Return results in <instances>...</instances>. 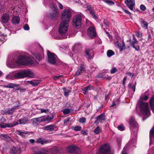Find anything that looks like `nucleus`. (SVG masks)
Masks as SVG:
<instances>
[{
  "label": "nucleus",
  "mask_w": 154,
  "mask_h": 154,
  "mask_svg": "<svg viewBox=\"0 0 154 154\" xmlns=\"http://www.w3.org/2000/svg\"><path fill=\"white\" fill-rule=\"evenodd\" d=\"M17 63V64L28 66L33 64V62L29 57L25 55H21L18 57Z\"/></svg>",
  "instance_id": "nucleus-1"
},
{
  "label": "nucleus",
  "mask_w": 154,
  "mask_h": 154,
  "mask_svg": "<svg viewBox=\"0 0 154 154\" xmlns=\"http://www.w3.org/2000/svg\"><path fill=\"white\" fill-rule=\"evenodd\" d=\"M34 76V74L31 71L24 70L16 73L14 75L15 79H19L26 77L32 78Z\"/></svg>",
  "instance_id": "nucleus-2"
},
{
  "label": "nucleus",
  "mask_w": 154,
  "mask_h": 154,
  "mask_svg": "<svg viewBox=\"0 0 154 154\" xmlns=\"http://www.w3.org/2000/svg\"><path fill=\"white\" fill-rule=\"evenodd\" d=\"M140 111L142 114L147 117L150 115V111L149 110L148 104L146 102H140L139 103Z\"/></svg>",
  "instance_id": "nucleus-3"
},
{
  "label": "nucleus",
  "mask_w": 154,
  "mask_h": 154,
  "mask_svg": "<svg viewBox=\"0 0 154 154\" xmlns=\"http://www.w3.org/2000/svg\"><path fill=\"white\" fill-rule=\"evenodd\" d=\"M69 23L61 21L58 28V32L61 35L65 34L67 32Z\"/></svg>",
  "instance_id": "nucleus-4"
},
{
  "label": "nucleus",
  "mask_w": 154,
  "mask_h": 154,
  "mask_svg": "<svg viewBox=\"0 0 154 154\" xmlns=\"http://www.w3.org/2000/svg\"><path fill=\"white\" fill-rule=\"evenodd\" d=\"M71 16V11L68 9L64 10L62 13L61 20L69 23Z\"/></svg>",
  "instance_id": "nucleus-5"
},
{
  "label": "nucleus",
  "mask_w": 154,
  "mask_h": 154,
  "mask_svg": "<svg viewBox=\"0 0 154 154\" xmlns=\"http://www.w3.org/2000/svg\"><path fill=\"white\" fill-rule=\"evenodd\" d=\"M100 154H112L111 151V147L108 144L102 145L100 149Z\"/></svg>",
  "instance_id": "nucleus-6"
},
{
  "label": "nucleus",
  "mask_w": 154,
  "mask_h": 154,
  "mask_svg": "<svg viewBox=\"0 0 154 154\" xmlns=\"http://www.w3.org/2000/svg\"><path fill=\"white\" fill-rule=\"evenodd\" d=\"M47 55L48 62L52 64H55L58 59L57 56L54 53H51L49 51H47Z\"/></svg>",
  "instance_id": "nucleus-7"
},
{
  "label": "nucleus",
  "mask_w": 154,
  "mask_h": 154,
  "mask_svg": "<svg viewBox=\"0 0 154 154\" xmlns=\"http://www.w3.org/2000/svg\"><path fill=\"white\" fill-rule=\"evenodd\" d=\"M82 17L80 15L76 16L73 18L72 24L75 27L80 26L81 25Z\"/></svg>",
  "instance_id": "nucleus-8"
},
{
  "label": "nucleus",
  "mask_w": 154,
  "mask_h": 154,
  "mask_svg": "<svg viewBox=\"0 0 154 154\" xmlns=\"http://www.w3.org/2000/svg\"><path fill=\"white\" fill-rule=\"evenodd\" d=\"M67 150L70 154H75L79 151V149L75 145L71 146L67 149Z\"/></svg>",
  "instance_id": "nucleus-9"
},
{
  "label": "nucleus",
  "mask_w": 154,
  "mask_h": 154,
  "mask_svg": "<svg viewBox=\"0 0 154 154\" xmlns=\"http://www.w3.org/2000/svg\"><path fill=\"white\" fill-rule=\"evenodd\" d=\"M88 34L89 36L92 38L96 36V32L95 29L93 27H90L88 28Z\"/></svg>",
  "instance_id": "nucleus-10"
},
{
  "label": "nucleus",
  "mask_w": 154,
  "mask_h": 154,
  "mask_svg": "<svg viewBox=\"0 0 154 154\" xmlns=\"http://www.w3.org/2000/svg\"><path fill=\"white\" fill-rule=\"evenodd\" d=\"M53 9L54 10V11L51 14V16L53 20L56 19L58 16L59 12L58 11V9L56 8L55 6H53Z\"/></svg>",
  "instance_id": "nucleus-11"
},
{
  "label": "nucleus",
  "mask_w": 154,
  "mask_h": 154,
  "mask_svg": "<svg viewBox=\"0 0 154 154\" xmlns=\"http://www.w3.org/2000/svg\"><path fill=\"white\" fill-rule=\"evenodd\" d=\"M125 3L131 10L133 11V8L135 5V2L134 1L125 0Z\"/></svg>",
  "instance_id": "nucleus-12"
},
{
  "label": "nucleus",
  "mask_w": 154,
  "mask_h": 154,
  "mask_svg": "<svg viewBox=\"0 0 154 154\" xmlns=\"http://www.w3.org/2000/svg\"><path fill=\"white\" fill-rule=\"evenodd\" d=\"M9 15L7 13H5L2 17L1 21L3 23H6L9 21Z\"/></svg>",
  "instance_id": "nucleus-13"
},
{
  "label": "nucleus",
  "mask_w": 154,
  "mask_h": 154,
  "mask_svg": "<svg viewBox=\"0 0 154 154\" xmlns=\"http://www.w3.org/2000/svg\"><path fill=\"white\" fill-rule=\"evenodd\" d=\"M17 64V61L13 60H9L8 61L7 63V66L10 68H14L16 66Z\"/></svg>",
  "instance_id": "nucleus-14"
},
{
  "label": "nucleus",
  "mask_w": 154,
  "mask_h": 154,
  "mask_svg": "<svg viewBox=\"0 0 154 154\" xmlns=\"http://www.w3.org/2000/svg\"><path fill=\"white\" fill-rule=\"evenodd\" d=\"M85 70L83 65L81 64L80 66L78 68V69L75 73V75L78 76L83 73Z\"/></svg>",
  "instance_id": "nucleus-15"
},
{
  "label": "nucleus",
  "mask_w": 154,
  "mask_h": 154,
  "mask_svg": "<svg viewBox=\"0 0 154 154\" xmlns=\"http://www.w3.org/2000/svg\"><path fill=\"white\" fill-rule=\"evenodd\" d=\"M150 106L152 112L154 113V96H152L149 100Z\"/></svg>",
  "instance_id": "nucleus-16"
},
{
  "label": "nucleus",
  "mask_w": 154,
  "mask_h": 154,
  "mask_svg": "<svg viewBox=\"0 0 154 154\" xmlns=\"http://www.w3.org/2000/svg\"><path fill=\"white\" fill-rule=\"evenodd\" d=\"M31 121L33 122H45V116L35 118L32 119Z\"/></svg>",
  "instance_id": "nucleus-17"
},
{
  "label": "nucleus",
  "mask_w": 154,
  "mask_h": 154,
  "mask_svg": "<svg viewBox=\"0 0 154 154\" xmlns=\"http://www.w3.org/2000/svg\"><path fill=\"white\" fill-rule=\"evenodd\" d=\"M85 56L88 59H91V54L93 53L92 51L89 49H86L85 50Z\"/></svg>",
  "instance_id": "nucleus-18"
},
{
  "label": "nucleus",
  "mask_w": 154,
  "mask_h": 154,
  "mask_svg": "<svg viewBox=\"0 0 154 154\" xmlns=\"http://www.w3.org/2000/svg\"><path fill=\"white\" fill-rule=\"evenodd\" d=\"M0 138L7 141H10L11 140V137L6 134H0Z\"/></svg>",
  "instance_id": "nucleus-19"
},
{
  "label": "nucleus",
  "mask_w": 154,
  "mask_h": 154,
  "mask_svg": "<svg viewBox=\"0 0 154 154\" xmlns=\"http://www.w3.org/2000/svg\"><path fill=\"white\" fill-rule=\"evenodd\" d=\"M129 123L131 126H132L135 127H136L137 125V123L135 120L134 118L133 117H131Z\"/></svg>",
  "instance_id": "nucleus-20"
},
{
  "label": "nucleus",
  "mask_w": 154,
  "mask_h": 154,
  "mask_svg": "<svg viewBox=\"0 0 154 154\" xmlns=\"http://www.w3.org/2000/svg\"><path fill=\"white\" fill-rule=\"evenodd\" d=\"M19 86V85L18 84H14L11 83L3 85V87L4 88H13L15 87H18Z\"/></svg>",
  "instance_id": "nucleus-21"
},
{
  "label": "nucleus",
  "mask_w": 154,
  "mask_h": 154,
  "mask_svg": "<svg viewBox=\"0 0 154 154\" xmlns=\"http://www.w3.org/2000/svg\"><path fill=\"white\" fill-rule=\"evenodd\" d=\"M55 127V125H51L45 127L44 129L46 130L52 131L54 130Z\"/></svg>",
  "instance_id": "nucleus-22"
},
{
  "label": "nucleus",
  "mask_w": 154,
  "mask_h": 154,
  "mask_svg": "<svg viewBox=\"0 0 154 154\" xmlns=\"http://www.w3.org/2000/svg\"><path fill=\"white\" fill-rule=\"evenodd\" d=\"M20 20L19 17L17 16H16L13 17L12 20V22L14 24H18L19 23Z\"/></svg>",
  "instance_id": "nucleus-23"
},
{
  "label": "nucleus",
  "mask_w": 154,
  "mask_h": 154,
  "mask_svg": "<svg viewBox=\"0 0 154 154\" xmlns=\"http://www.w3.org/2000/svg\"><path fill=\"white\" fill-rule=\"evenodd\" d=\"M28 121V117H24L19 120V122L20 124H25L27 123Z\"/></svg>",
  "instance_id": "nucleus-24"
},
{
  "label": "nucleus",
  "mask_w": 154,
  "mask_h": 154,
  "mask_svg": "<svg viewBox=\"0 0 154 154\" xmlns=\"http://www.w3.org/2000/svg\"><path fill=\"white\" fill-rule=\"evenodd\" d=\"M17 134L23 137L26 136V134L29 133V132L26 131H17Z\"/></svg>",
  "instance_id": "nucleus-25"
},
{
  "label": "nucleus",
  "mask_w": 154,
  "mask_h": 154,
  "mask_svg": "<svg viewBox=\"0 0 154 154\" xmlns=\"http://www.w3.org/2000/svg\"><path fill=\"white\" fill-rule=\"evenodd\" d=\"M18 108V106H16L13 107L11 109H8L7 112L8 114H12L15 109Z\"/></svg>",
  "instance_id": "nucleus-26"
},
{
  "label": "nucleus",
  "mask_w": 154,
  "mask_h": 154,
  "mask_svg": "<svg viewBox=\"0 0 154 154\" xmlns=\"http://www.w3.org/2000/svg\"><path fill=\"white\" fill-rule=\"evenodd\" d=\"M91 89H92L91 86H88L83 89V93L85 94H86V93H88V91Z\"/></svg>",
  "instance_id": "nucleus-27"
},
{
  "label": "nucleus",
  "mask_w": 154,
  "mask_h": 154,
  "mask_svg": "<svg viewBox=\"0 0 154 154\" xmlns=\"http://www.w3.org/2000/svg\"><path fill=\"white\" fill-rule=\"evenodd\" d=\"M48 152L47 150L42 149L36 152L35 154H48Z\"/></svg>",
  "instance_id": "nucleus-28"
},
{
  "label": "nucleus",
  "mask_w": 154,
  "mask_h": 154,
  "mask_svg": "<svg viewBox=\"0 0 154 154\" xmlns=\"http://www.w3.org/2000/svg\"><path fill=\"white\" fill-rule=\"evenodd\" d=\"M27 82L29 83L33 86H37L39 83L38 81H28Z\"/></svg>",
  "instance_id": "nucleus-29"
},
{
  "label": "nucleus",
  "mask_w": 154,
  "mask_h": 154,
  "mask_svg": "<svg viewBox=\"0 0 154 154\" xmlns=\"http://www.w3.org/2000/svg\"><path fill=\"white\" fill-rule=\"evenodd\" d=\"M89 11L92 16L93 17V18L95 19H97L98 18L96 15V13L94 12L93 11V10L92 9H89Z\"/></svg>",
  "instance_id": "nucleus-30"
},
{
  "label": "nucleus",
  "mask_w": 154,
  "mask_h": 154,
  "mask_svg": "<svg viewBox=\"0 0 154 154\" xmlns=\"http://www.w3.org/2000/svg\"><path fill=\"white\" fill-rule=\"evenodd\" d=\"M105 120V116L104 115L101 114L97 117V120H100L101 121Z\"/></svg>",
  "instance_id": "nucleus-31"
},
{
  "label": "nucleus",
  "mask_w": 154,
  "mask_h": 154,
  "mask_svg": "<svg viewBox=\"0 0 154 154\" xmlns=\"http://www.w3.org/2000/svg\"><path fill=\"white\" fill-rule=\"evenodd\" d=\"M115 54L114 52L111 50H108L107 52V56L109 57H110L112 56Z\"/></svg>",
  "instance_id": "nucleus-32"
},
{
  "label": "nucleus",
  "mask_w": 154,
  "mask_h": 154,
  "mask_svg": "<svg viewBox=\"0 0 154 154\" xmlns=\"http://www.w3.org/2000/svg\"><path fill=\"white\" fill-rule=\"evenodd\" d=\"M149 136L150 140H151L152 137H154V126L152 127L150 131Z\"/></svg>",
  "instance_id": "nucleus-33"
},
{
  "label": "nucleus",
  "mask_w": 154,
  "mask_h": 154,
  "mask_svg": "<svg viewBox=\"0 0 154 154\" xmlns=\"http://www.w3.org/2000/svg\"><path fill=\"white\" fill-rule=\"evenodd\" d=\"M47 141L43 140L42 138H39L36 140V142L37 143H41L42 145H43L44 143H47Z\"/></svg>",
  "instance_id": "nucleus-34"
},
{
  "label": "nucleus",
  "mask_w": 154,
  "mask_h": 154,
  "mask_svg": "<svg viewBox=\"0 0 154 154\" xmlns=\"http://www.w3.org/2000/svg\"><path fill=\"white\" fill-rule=\"evenodd\" d=\"M17 149L15 147H13L11 150V154H17Z\"/></svg>",
  "instance_id": "nucleus-35"
},
{
  "label": "nucleus",
  "mask_w": 154,
  "mask_h": 154,
  "mask_svg": "<svg viewBox=\"0 0 154 154\" xmlns=\"http://www.w3.org/2000/svg\"><path fill=\"white\" fill-rule=\"evenodd\" d=\"M148 23L145 21L143 20L141 22V26L145 29L148 28Z\"/></svg>",
  "instance_id": "nucleus-36"
},
{
  "label": "nucleus",
  "mask_w": 154,
  "mask_h": 154,
  "mask_svg": "<svg viewBox=\"0 0 154 154\" xmlns=\"http://www.w3.org/2000/svg\"><path fill=\"white\" fill-rule=\"evenodd\" d=\"M101 131V129L99 127L96 128L94 131V132L96 134H98L100 133Z\"/></svg>",
  "instance_id": "nucleus-37"
},
{
  "label": "nucleus",
  "mask_w": 154,
  "mask_h": 154,
  "mask_svg": "<svg viewBox=\"0 0 154 154\" xmlns=\"http://www.w3.org/2000/svg\"><path fill=\"white\" fill-rule=\"evenodd\" d=\"M1 127L2 128H5L6 127H11L14 126V125H12L11 124H6L5 125H1Z\"/></svg>",
  "instance_id": "nucleus-38"
},
{
  "label": "nucleus",
  "mask_w": 154,
  "mask_h": 154,
  "mask_svg": "<svg viewBox=\"0 0 154 154\" xmlns=\"http://www.w3.org/2000/svg\"><path fill=\"white\" fill-rule=\"evenodd\" d=\"M34 56L36 59L38 60H40L42 58V56L39 54H36Z\"/></svg>",
  "instance_id": "nucleus-39"
},
{
  "label": "nucleus",
  "mask_w": 154,
  "mask_h": 154,
  "mask_svg": "<svg viewBox=\"0 0 154 154\" xmlns=\"http://www.w3.org/2000/svg\"><path fill=\"white\" fill-rule=\"evenodd\" d=\"M70 111V109L69 108H66L63 111V113L65 115L69 114Z\"/></svg>",
  "instance_id": "nucleus-40"
},
{
  "label": "nucleus",
  "mask_w": 154,
  "mask_h": 154,
  "mask_svg": "<svg viewBox=\"0 0 154 154\" xmlns=\"http://www.w3.org/2000/svg\"><path fill=\"white\" fill-rule=\"evenodd\" d=\"M149 97V96L148 95H146L144 96H143L142 95L140 97V98L141 100H143L146 101Z\"/></svg>",
  "instance_id": "nucleus-41"
},
{
  "label": "nucleus",
  "mask_w": 154,
  "mask_h": 154,
  "mask_svg": "<svg viewBox=\"0 0 154 154\" xmlns=\"http://www.w3.org/2000/svg\"><path fill=\"white\" fill-rule=\"evenodd\" d=\"M128 86L129 88H131L133 90L134 92L135 91V85H132L131 84L129 83L128 85Z\"/></svg>",
  "instance_id": "nucleus-42"
},
{
  "label": "nucleus",
  "mask_w": 154,
  "mask_h": 154,
  "mask_svg": "<svg viewBox=\"0 0 154 154\" xmlns=\"http://www.w3.org/2000/svg\"><path fill=\"white\" fill-rule=\"evenodd\" d=\"M119 100H117L116 101H114L113 102L112 104L110 106L111 107H113L115 106H116L117 105L119 104Z\"/></svg>",
  "instance_id": "nucleus-43"
},
{
  "label": "nucleus",
  "mask_w": 154,
  "mask_h": 154,
  "mask_svg": "<svg viewBox=\"0 0 154 154\" xmlns=\"http://www.w3.org/2000/svg\"><path fill=\"white\" fill-rule=\"evenodd\" d=\"M104 2L109 5H113L114 3L112 1L109 0H105L104 1Z\"/></svg>",
  "instance_id": "nucleus-44"
},
{
  "label": "nucleus",
  "mask_w": 154,
  "mask_h": 154,
  "mask_svg": "<svg viewBox=\"0 0 154 154\" xmlns=\"http://www.w3.org/2000/svg\"><path fill=\"white\" fill-rule=\"evenodd\" d=\"M137 42H138L137 41L135 37L134 36L132 39V41L131 45L132 46L134 45H135V44L137 43Z\"/></svg>",
  "instance_id": "nucleus-45"
},
{
  "label": "nucleus",
  "mask_w": 154,
  "mask_h": 154,
  "mask_svg": "<svg viewBox=\"0 0 154 154\" xmlns=\"http://www.w3.org/2000/svg\"><path fill=\"white\" fill-rule=\"evenodd\" d=\"M118 71L117 69L116 68H112L110 70V72L111 74H114L116 72Z\"/></svg>",
  "instance_id": "nucleus-46"
},
{
  "label": "nucleus",
  "mask_w": 154,
  "mask_h": 154,
  "mask_svg": "<svg viewBox=\"0 0 154 154\" xmlns=\"http://www.w3.org/2000/svg\"><path fill=\"white\" fill-rule=\"evenodd\" d=\"M127 149V147L126 146L124 148L122 152V154H127L126 152Z\"/></svg>",
  "instance_id": "nucleus-47"
},
{
  "label": "nucleus",
  "mask_w": 154,
  "mask_h": 154,
  "mask_svg": "<svg viewBox=\"0 0 154 154\" xmlns=\"http://www.w3.org/2000/svg\"><path fill=\"white\" fill-rule=\"evenodd\" d=\"M82 128L80 126H77L74 127V130L76 131H79L81 130Z\"/></svg>",
  "instance_id": "nucleus-48"
},
{
  "label": "nucleus",
  "mask_w": 154,
  "mask_h": 154,
  "mask_svg": "<svg viewBox=\"0 0 154 154\" xmlns=\"http://www.w3.org/2000/svg\"><path fill=\"white\" fill-rule=\"evenodd\" d=\"M103 23L104 24L106 25L107 26H109V24L108 21L106 19L104 20Z\"/></svg>",
  "instance_id": "nucleus-49"
},
{
  "label": "nucleus",
  "mask_w": 154,
  "mask_h": 154,
  "mask_svg": "<svg viewBox=\"0 0 154 154\" xmlns=\"http://www.w3.org/2000/svg\"><path fill=\"white\" fill-rule=\"evenodd\" d=\"M86 119L84 117H82L80 118L79 120V122L81 123H84L86 121Z\"/></svg>",
  "instance_id": "nucleus-50"
},
{
  "label": "nucleus",
  "mask_w": 154,
  "mask_h": 154,
  "mask_svg": "<svg viewBox=\"0 0 154 154\" xmlns=\"http://www.w3.org/2000/svg\"><path fill=\"white\" fill-rule=\"evenodd\" d=\"M40 110L42 113L45 112L47 113L49 111V110L48 109H40Z\"/></svg>",
  "instance_id": "nucleus-51"
},
{
  "label": "nucleus",
  "mask_w": 154,
  "mask_h": 154,
  "mask_svg": "<svg viewBox=\"0 0 154 154\" xmlns=\"http://www.w3.org/2000/svg\"><path fill=\"white\" fill-rule=\"evenodd\" d=\"M140 8L141 10L142 11H144L146 10V7L143 5H141L140 6Z\"/></svg>",
  "instance_id": "nucleus-52"
},
{
  "label": "nucleus",
  "mask_w": 154,
  "mask_h": 154,
  "mask_svg": "<svg viewBox=\"0 0 154 154\" xmlns=\"http://www.w3.org/2000/svg\"><path fill=\"white\" fill-rule=\"evenodd\" d=\"M115 46L116 47H117V48H120V49H121V51H122V48H120V46L119 45V42H115Z\"/></svg>",
  "instance_id": "nucleus-53"
},
{
  "label": "nucleus",
  "mask_w": 154,
  "mask_h": 154,
  "mask_svg": "<svg viewBox=\"0 0 154 154\" xmlns=\"http://www.w3.org/2000/svg\"><path fill=\"white\" fill-rule=\"evenodd\" d=\"M136 35L138 37H140L142 36V33L141 32L137 31L136 34Z\"/></svg>",
  "instance_id": "nucleus-54"
},
{
  "label": "nucleus",
  "mask_w": 154,
  "mask_h": 154,
  "mask_svg": "<svg viewBox=\"0 0 154 154\" xmlns=\"http://www.w3.org/2000/svg\"><path fill=\"white\" fill-rule=\"evenodd\" d=\"M124 127L122 125H120L118 126V128L121 131H122L124 130Z\"/></svg>",
  "instance_id": "nucleus-55"
},
{
  "label": "nucleus",
  "mask_w": 154,
  "mask_h": 154,
  "mask_svg": "<svg viewBox=\"0 0 154 154\" xmlns=\"http://www.w3.org/2000/svg\"><path fill=\"white\" fill-rule=\"evenodd\" d=\"M23 28L26 30H28L29 29V27L27 24H25L23 26Z\"/></svg>",
  "instance_id": "nucleus-56"
},
{
  "label": "nucleus",
  "mask_w": 154,
  "mask_h": 154,
  "mask_svg": "<svg viewBox=\"0 0 154 154\" xmlns=\"http://www.w3.org/2000/svg\"><path fill=\"white\" fill-rule=\"evenodd\" d=\"M45 121H46L51 120L52 119V118L49 116H48L45 118Z\"/></svg>",
  "instance_id": "nucleus-57"
},
{
  "label": "nucleus",
  "mask_w": 154,
  "mask_h": 154,
  "mask_svg": "<svg viewBox=\"0 0 154 154\" xmlns=\"http://www.w3.org/2000/svg\"><path fill=\"white\" fill-rule=\"evenodd\" d=\"M136 50L138 51L139 50V46H135V45L132 46Z\"/></svg>",
  "instance_id": "nucleus-58"
},
{
  "label": "nucleus",
  "mask_w": 154,
  "mask_h": 154,
  "mask_svg": "<svg viewBox=\"0 0 154 154\" xmlns=\"http://www.w3.org/2000/svg\"><path fill=\"white\" fill-rule=\"evenodd\" d=\"M12 75L11 74H8L7 75L6 77L7 79H11Z\"/></svg>",
  "instance_id": "nucleus-59"
},
{
  "label": "nucleus",
  "mask_w": 154,
  "mask_h": 154,
  "mask_svg": "<svg viewBox=\"0 0 154 154\" xmlns=\"http://www.w3.org/2000/svg\"><path fill=\"white\" fill-rule=\"evenodd\" d=\"M70 92V91H65L64 93V95L66 96L67 97L68 96Z\"/></svg>",
  "instance_id": "nucleus-60"
},
{
  "label": "nucleus",
  "mask_w": 154,
  "mask_h": 154,
  "mask_svg": "<svg viewBox=\"0 0 154 154\" xmlns=\"http://www.w3.org/2000/svg\"><path fill=\"white\" fill-rule=\"evenodd\" d=\"M61 76H62V75H59L58 76H56L54 77L53 79L54 80H56L58 79H59L60 77H61Z\"/></svg>",
  "instance_id": "nucleus-61"
},
{
  "label": "nucleus",
  "mask_w": 154,
  "mask_h": 154,
  "mask_svg": "<svg viewBox=\"0 0 154 154\" xmlns=\"http://www.w3.org/2000/svg\"><path fill=\"white\" fill-rule=\"evenodd\" d=\"M127 74L129 76H131V77H132L134 75V74L131 72H128L127 73Z\"/></svg>",
  "instance_id": "nucleus-62"
},
{
  "label": "nucleus",
  "mask_w": 154,
  "mask_h": 154,
  "mask_svg": "<svg viewBox=\"0 0 154 154\" xmlns=\"http://www.w3.org/2000/svg\"><path fill=\"white\" fill-rule=\"evenodd\" d=\"M124 11L125 12L126 14H128L129 15H130L131 14V13L130 12L127 11L126 10H125V9L124 10Z\"/></svg>",
  "instance_id": "nucleus-63"
},
{
  "label": "nucleus",
  "mask_w": 154,
  "mask_h": 154,
  "mask_svg": "<svg viewBox=\"0 0 154 154\" xmlns=\"http://www.w3.org/2000/svg\"><path fill=\"white\" fill-rule=\"evenodd\" d=\"M51 154H57V152L55 150H52Z\"/></svg>",
  "instance_id": "nucleus-64"
}]
</instances>
